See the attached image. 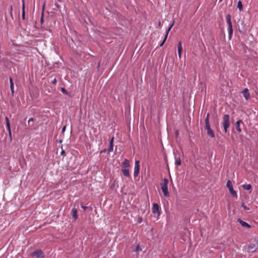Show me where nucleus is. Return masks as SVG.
I'll list each match as a JSON object with an SVG mask.
<instances>
[{
  "instance_id": "nucleus-34",
  "label": "nucleus",
  "mask_w": 258,
  "mask_h": 258,
  "mask_svg": "<svg viewBox=\"0 0 258 258\" xmlns=\"http://www.w3.org/2000/svg\"><path fill=\"white\" fill-rule=\"evenodd\" d=\"M138 222L139 223H141L142 222V218L141 217H139L138 219Z\"/></svg>"
},
{
  "instance_id": "nucleus-10",
  "label": "nucleus",
  "mask_w": 258,
  "mask_h": 258,
  "mask_svg": "<svg viewBox=\"0 0 258 258\" xmlns=\"http://www.w3.org/2000/svg\"><path fill=\"white\" fill-rule=\"evenodd\" d=\"M242 94L243 95V96L244 98L247 100L250 98V94L248 92V90L247 88H245L243 91H242Z\"/></svg>"
},
{
  "instance_id": "nucleus-42",
  "label": "nucleus",
  "mask_w": 258,
  "mask_h": 258,
  "mask_svg": "<svg viewBox=\"0 0 258 258\" xmlns=\"http://www.w3.org/2000/svg\"><path fill=\"white\" fill-rule=\"evenodd\" d=\"M160 25H161V23H160V22H159V25L160 26Z\"/></svg>"
},
{
  "instance_id": "nucleus-41",
  "label": "nucleus",
  "mask_w": 258,
  "mask_h": 258,
  "mask_svg": "<svg viewBox=\"0 0 258 258\" xmlns=\"http://www.w3.org/2000/svg\"><path fill=\"white\" fill-rule=\"evenodd\" d=\"M55 82H56V80H55V79H54V80L53 81L52 83H53V84H54V83H55Z\"/></svg>"
},
{
  "instance_id": "nucleus-39",
  "label": "nucleus",
  "mask_w": 258,
  "mask_h": 258,
  "mask_svg": "<svg viewBox=\"0 0 258 258\" xmlns=\"http://www.w3.org/2000/svg\"><path fill=\"white\" fill-rule=\"evenodd\" d=\"M12 11H13V6H12V5H11L10 6V12H12Z\"/></svg>"
},
{
  "instance_id": "nucleus-3",
  "label": "nucleus",
  "mask_w": 258,
  "mask_h": 258,
  "mask_svg": "<svg viewBox=\"0 0 258 258\" xmlns=\"http://www.w3.org/2000/svg\"><path fill=\"white\" fill-rule=\"evenodd\" d=\"M226 22L228 25V33L230 38L233 34L232 25L231 21V16L228 14L226 17Z\"/></svg>"
},
{
  "instance_id": "nucleus-35",
  "label": "nucleus",
  "mask_w": 258,
  "mask_h": 258,
  "mask_svg": "<svg viewBox=\"0 0 258 258\" xmlns=\"http://www.w3.org/2000/svg\"><path fill=\"white\" fill-rule=\"evenodd\" d=\"M81 207H82V209H83L84 210H86L87 209V207L83 206V205L81 206Z\"/></svg>"
},
{
  "instance_id": "nucleus-37",
  "label": "nucleus",
  "mask_w": 258,
  "mask_h": 258,
  "mask_svg": "<svg viewBox=\"0 0 258 258\" xmlns=\"http://www.w3.org/2000/svg\"><path fill=\"white\" fill-rule=\"evenodd\" d=\"M45 5V3H44V4H43V7H42V13H43V11H44V10Z\"/></svg>"
},
{
  "instance_id": "nucleus-31",
  "label": "nucleus",
  "mask_w": 258,
  "mask_h": 258,
  "mask_svg": "<svg viewBox=\"0 0 258 258\" xmlns=\"http://www.w3.org/2000/svg\"><path fill=\"white\" fill-rule=\"evenodd\" d=\"M60 154H61V155L62 156H66V152H65V151L63 150H62Z\"/></svg>"
},
{
  "instance_id": "nucleus-32",
  "label": "nucleus",
  "mask_w": 258,
  "mask_h": 258,
  "mask_svg": "<svg viewBox=\"0 0 258 258\" xmlns=\"http://www.w3.org/2000/svg\"><path fill=\"white\" fill-rule=\"evenodd\" d=\"M33 121H34L33 118H30V119H29V120H28V124H30V123H31V122H33Z\"/></svg>"
},
{
  "instance_id": "nucleus-24",
  "label": "nucleus",
  "mask_w": 258,
  "mask_h": 258,
  "mask_svg": "<svg viewBox=\"0 0 258 258\" xmlns=\"http://www.w3.org/2000/svg\"><path fill=\"white\" fill-rule=\"evenodd\" d=\"M113 150V144H109V148L108 150V152L109 153L112 152Z\"/></svg>"
},
{
  "instance_id": "nucleus-21",
  "label": "nucleus",
  "mask_w": 258,
  "mask_h": 258,
  "mask_svg": "<svg viewBox=\"0 0 258 258\" xmlns=\"http://www.w3.org/2000/svg\"><path fill=\"white\" fill-rule=\"evenodd\" d=\"M209 118H210V115L209 113H208L207 115V116L205 118V125H208V126H210Z\"/></svg>"
},
{
  "instance_id": "nucleus-26",
  "label": "nucleus",
  "mask_w": 258,
  "mask_h": 258,
  "mask_svg": "<svg viewBox=\"0 0 258 258\" xmlns=\"http://www.w3.org/2000/svg\"><path fill=\"white\" fill-rule=\"evenodd\" d=\"M7 129H8V133H9V136L11 138H12V133H11V127H8Z\"/></svg>"
},
{
  "instance_id": "nucleus-6",
  "label": "nucleus",
  "mask_w": 258,
  "mask_h": 258,
  "mask_svg": "<svg viewBox=\"0 0 258 258\" xmlns=\"http://www.w3.org/2000/svg\"><path fill=\"white\" fill-rule=\"evenodd\" d=\"M140 171V162L138 160H136L135 163V169L134 175L136 177L138 175Z\"/></svg>"
},
{
  "instance_id": "nucleus-36",
  "label": "nucleus",
  "mask_w": 258,
  "mask_h": 258,
  "mask_svg": "<svg viewBox=\"0 0 258 258\" xmlns=\"http://www.w3.org/2000/svg\"><path fill=\"white\" fill-rule=\"evenodd\" d=\"M45 5V3H44V4H43V7H42V13H43V11H44V10Z\"/></svg>"
},
{
  "instance_id": "nucleus-27",
  "label": "nucleus",
  "mask_w": 258,
  "mask_h": 258,
  "mask_svg": "<svg viewBox=\"0 0 258 258\" xmlns=\"http://www.w3.org/2000/svg\"><path fill=\"white\" fill-rule=\"evenodd\" d=\"M242 207L245 210H248L249 208L247 207L246 205H244V204H242L241 205Z\"/></svg>"
},
{
  "instance_id": "nucleus-7",
  "label": "nucleus",
  "mask_w": 258,
  "mask_h": 258,
  "mask_svg": "<svg viewBox=\"0 0 258 258\" xmlns=\"http://www.w3.org/2000/svg\"><path fill=\"white\" fill-rule=\"evenodd\" d=\"M152 212L153 214H157L158 216H160V212L159 211V207L157 203H154L153 204Z\"/></svg>"
},
{
  "instance_id": "nucleus-29",
  "label": "nucleus",
  "mask_w": 258,
  "mask_h": 258,
  "mask_svg": "<svg viewBox=\"0 0 258 258\" xmlns=\"http://www.w3.org/2000/svg\"><path fill=\"white\" fill-rule=\"evenodd\" d=\"M254 244H251L248 246V249H252L254 247Z\"/></svg>"
},
{
  "instance_id": "nucleus-22",
  "label": "nucleus",
  "mask_w": 258,
  "mask_h": 258,
  "mask_svg": "<svg viewBox=\"0 0 258 258\" xmlns=\"http://www.w3.org/2000/svg\"><path fill=\"white\" fill-rule=\"evenodd\" d=\"M142 251V248L140 247V244H138L134 250L135 252H139Z\"/></svg>"
},
{
  "instance_id": "nucleus-14",
  "label": "nucleus",
  "mask_w": 258,
  "mask_h": 258,
  "mask_svg": "<svg viewBox=\"0 0 258 258\" xmlns=\"http://www.w3.org/2000/svg\"><path fill=\"white\" fill-rule=\"evenodd\" d=\"M241 123H242V121L241 120H237V122H236V128L237 131L239 133H240L241 132V129L240 127V124Z\"/></svg>"
},
{
  "instance_id": "nucleus-1",
  "label": "nucleus",
  "mask_w": 258,
  "mask_h": 258,
  "mask_svg": "<svg viewBox=\"0 0 258 258\" xmlns=\"http://www.w3.org/2000/svg\"><path fill=\"white\" fill-rule=\"evenodd\" d=\"M168 180L167 178H164L163 182L161 183V189L165 197H169L170 196V194L168 190Z\"/></svg>"
},
{
  "instance_id": "nucleus-11",
  "label": "nucleus",
  "mask_w": 258,
  "mask_h": 258,
  "mask_svg": "<svg viewBox=\"0 0 258 258\" xmlns=\"http://www.w3.org/2000/svg\"><path fill=\"white\" fill-rule=\"evenodd\" d=\"M238 221L241 225V226L243 227H246L248 228H250L251 227V226L248 223L244 221H242L240 219H238Z\"/></svg>"
},
{
  "instance_id": "nucleus-5",
  "label": "nucleus",
  "mask_w": 258,
  "mask_h": 258,
  "mask_svg": "<svg viewBox=\"0 0 258 258\" xmlns=\"http://www.w3.org/2000/svg\"><path fill=\"white\" fill-rule=\"evenodd\" d=\"M31 255L36 258H43L44 257V253L41 249H38L32 252Z\"/></svg>"
},
{
  "instance_id": "nucleus-40",
  "label": "nucleus",
  "mask_w": 258,
  "mask_h": 258,
  "mask_svg": "<svg viewBox=\"0 0 258 258\" xmlns=\"http://www.w3.org/2000/svg\"><path fill=\"white\" fill-rule=\"evenodd\" d=\"M10 15H11V18L13 19V13H12V12H10Z\"/></svg>"
},
{
  "instance_id": "nucleus-13",
  "label": "nucleus",
  "mask_w": 258,
  "mask_h": 258,
  "mask_svg": "<svg viewBox=\"0 0 258 258\" xmlns=\"http://www.w3.org/2000/svg\"><path fill=\"white\" fill-rule=\"evenodd\" d=\"M121 166L122 168H128L130 167V163L128 160L126 159H125L124 161L122 163Z\"/></svg>"
},
{
  "instance_id": "nucleus-12",
  "label": "nucleus",
  "mask_w": 258,
  "mask_h": 258,
  "mask_svg": "<svg viewBox=\"0 0 258 258\" xmlns=\"http://www.w3.org/2000/svg\"><path fill=\"white\" fill-rule=\"evenodd\" d=\"M77 213H78L77 209L76 208H73V209L72 210V215L73 218L75 220H77L78 219Z\"/></svg>"
},
{
  "instance_id": "nucleus-15",
  "label": "nucleus",
  "mask_w": 258,
  "mask_h": 258,
  "mask_svg": "<svg viewBox=\"0 0 258 258\" xmlns=\"http://www.w3.org/2000/svg\"><path fill=\"white\" fill-rule=\"evenodd\" d=\"M122 173L124 175V176H126V177H129L130 176V172H129V169L128 168H122Z\"/></svg>"
},
{
  "instance_id": "nucleus-8",
  "label": "nucleus",
  "mask_w": 258,
  "mask_h": 258,
  "mask_svg": "<svg viewBox=\"0 0 258 258\" xmlns=\"http://www.w3.org/2000/svg\"><path fill=\"white\" fill-rule=\"evenodd\" d=\"M174 22H173L171 24V25L168 28V29L167 30V31H166V34L165 35L164 38L163 40V41H162V42H161V44H160V46H162L163 45V44L165 43V41H166V39L167 38L168 33H169V31H170V30L171 29V28L173 27V26L174 25Z\"/></svg>"
},
{
  "instance_id": "nucleus-23",
  "label": "nucleus",
  "mask_w": 258,
  "mask_h": 258,
  "mask_svg": "<svg viewBox=\"0 0 258 258\" xmlns=\"http://www.w3.org/2000/svg\"><path fill=\"white\" fill-rule=\"evenodd\" d=\"M5 119H6V126H7V127H10V121H9L8 117L6 116L5 117Z\"/></svg>"
},
{
  "instance_id": "nucleus-38",
  "label": "nucleus",
  "mask_w": 258,
  "mask_h": 258,
  "mask_svg": "<svg viewBox=\"0 0 258 258\" xmlns=\"http://www.w3.org/2000/svg\"><path fill=\"white\" fill-rule=\"evenodd\" d=\"M66 126H64L62 127V132H64L65 131V130H66Z\"/></svg>"
},
{
  "instance_id": "nucleus-18",
  "label": "nucleus",
  "mask_w": 258,
  "mask_h": 258,
  "mask_svg": "<svg viewBox=\"0 0 258 258\" xmlns=\"http://www.w3.org/2000/svg\"><path fill=\"white\" fill-rule=\"evenodd\" d=\"M242 188L245 190H250L251 189V185L250 184H243L242 186Z\"/></svg>"
},
{
  "instance_id": "nucleus-4",
  "label": "nucleus",
  "mask_w": 258,
  "mask_h": 258,
  "mask_svg": "<svg viewBox=\"0 0 258 258\" xmlns=\"http://www.w3.org/2000/svg\"><path fill=\"white\" fill-rule=\"evenodd\" d=\"M226 187L228 188L229 192L234 198H237L236 191L233 189L232 182L230 180H228L226 183Z\"/></svg>"
},
{
  "instance_id": "nucleus-30",
  "label": "nucleus",
  "mask_w": 258,
  "mask_h": 258,
  "mask_svg": "<svg viewBox=\"0 0 258 258\" xmlns=\"http://www.w3.org/2000/svg\"><path fill=\"white\" fill-rule=\"evenodd\" d=\"M61 91L62 92H63L64 94H68V92H67V90L64 88H61Z\"/></svg>"
},
{
  "instance_id": "nucleus-20",
  "label": "nucleus",
  "mask_w": 258,
  "mask_h": 258,
  "mask_svg": "<svg viewBox=\"0 0 258 258\" xmlns=\"http://www.w3.org/2000/svg\"><path fill=\"white\" fill-rule=\"evenodd\" d=\"M237 7L240 11L243 10V5L241 1H239L238 2Z\"/></svg>"
},
{
  "instance_id": "nucleus-33",
  "label": "nucleus",
  "mask_w": 258,
  "mask_h": 258,
  "mask_svg": "<svg viewBox=\"0 0 258 258\" xmlns=\"http://www.w3.org/2000/svg\"><path fill=\"white\" fill-rule=\"evenodd\" d=\"M113 140H114V137H113L111 139V140H110V142H109V144H113Z\"/></svg>"
},
{
  "instance_id": "nucleus-25",
  "label": "nucleus",
  "mask_w": 258,
  "mask_h": 258,
  "mask_svg": "<svg viewBox=\"0 0 258 258\" xmlns=\"http://www.w3.org/2000/svg\"><path fill=\"white\" fill-rule=\"evenodd\" d=\"M178 55L179 57L180 58L181 56V53L182 51V48H178Z\"/></svg>"
},
{
  "instance_id": "nucleus-16",
  "label": "nucleus",
  "mask_w": 258,
  "mask_h": 258,
  "mask_svg": "<svg viewBox=\"0 0 258 258\" xmlns=\"http://www.w3.org/2000/svg\"><path fill=\"white\" fill-rule=\"evenodd\" d=\"M10 89H11L12 94H13L14 93V83L13 82V79L11 78H10Z\"/></svg>"
},
{
  "instance_id": "nucleus-28",
  "label": "nucleus",
  "mask_w": 258,
  "mask_h": 258,
  "mask_svg": "<svg viewBox=\"0 0 258 258\" xmlns=\"http://www.w3.org/2000/svg\"><path fill=\"white\" fill-rule=\"evenodd\" d=\"M178 48H182V43H181V41H179L178 42V43L177 49Z\"/></svg>"
},
{
  "instance_id": "nucleus-17",
  "label": "nucleus",
  "mask_w": 258,
  "mask_h": 258,
  "mask_svg": "<svg viewBox=\"0 0 258 258\" xmlns=\"http://www.w3.org/2000/svg\"><path fill=\"white\" fill-rule=\"evenodd\" d=\"M22 18L23 19H25V2L24 0H22Z\"/></svg>"
},
{
  "instance_id": "nucleus-19",
  "label": "nucleus",
  "mask_w": 258,
  "mask_h": 258,
  "mask_svg": "<svg viewBox=\"0 0 258 258\" xmlns=\"http://www.w3.org/2000/svg\"><path fill=\"white\" fill-rule=\"evenodd\" d=\"M175 164L177 166H180L181 165V160L179 157H175Z\"/></svg>"
},
{
  "instance_id": "nucleus-43",
  "label": "nucleus",
  "mask_w": 258,
  "mask_h": 258,
  "mask_svg": "<svg viewBox=\"0 0 258 258\" xmlns=\"http://www.w3.org/2000/svg\"><path fill=\"white\" fill-rule=\"evenodd\" d=\"M219 1H220V2H222V0H220Z\"/></svg>"
},
{
  "instance_id": "nucleus-9",
  "label": "nucleus",
  "mask_w": 258,
  "mask_h": 258,
  "mask_svg": "<svg viewBox=\"0 0 258 258\" xmlns=\"http://www.w3.org/2000/svg\"><path fill=\"white\" fill-rule=\"evenodd\" d=\"M205 129L207 131L208 135L211 138H215V134L213 130L211 128L210 125H205Z\"/></svg>"
},
{
  "instance_id": "nucleus-2",
  "label": "nucleus",
  "mask_w": 258,
  "mask_h": 258,
  "mask_svg": "<svg viewBox=\"0 0 258 258\" xmlns=\"http://www.w3.org/2000/svg\"><path fill=\"white\" fill-rule=\"evenodd\" d=\"M223 119V125L224 132H225V133H227V129L229 127V125H230L229 115L225 114Z\"/></svg>"
}]
</instances>
